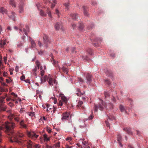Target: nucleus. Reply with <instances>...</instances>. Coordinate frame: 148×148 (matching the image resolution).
<instances>
[{"instance_id": "nucleus-10", "label": "nucleus", "mask_w": 148, "mask_h": 148, "mask_svg": "<svg viewBox=\"0 0 148 148\" xmlns=\"http://www.w3.org/2000/svg\"><path fill=\"white\" fill-rule=\"evenodd\" d=\"M117 140L119 145L121 147H122L123 145L121 144V142L122 141V138L121 135L119 134H118L117 136Z\"/></svg>"}, {"instance_id": "nucleus-49", "label": "nucleus", "mask_w": 148, "mask_h": 148, "mask_svg": "<svg viewBox=\"0 0 148 148\" xmlns=\"http://www.w3.org/2000/svg\"><path fill=\"white\" fill-rule=\"evenodd\" d=\"M93 117V115L92 114H91L90 116H89L88 118V120H92Z\"/></svg>"}, {"instance_id": "nucleus-42", "label": "nucleus", "mask_w": 148, "mask_h": 148, "mask_svg": "<svg viewBox=\"0 0 148 148\" xmlns=\"http://www.w3.org/2000/svg\"><path fill=\"white\" fill-rule=\"evenodd\" d=\"M55 14L58 15V17H60V14L58 10L56 9L55 10Z\"/></svg>"}, {"instance_id": "nucleus-7", "label": "nucleus", "mask_w": 148, "mask_h": 148, "mask_svg": "<svg viewBox=\"0 0 148 148\" xmlns=\"http://www.w3.org/2000/svg\"><path fill=\"white\" fill-rule=\"evenodd\" d=\"M82 143L83 146L82 145H81L79 144L80 143H78L77 144V145L78 146L79 148H90V147L88 146V144L87 143L86 141L82 142Z\"/></svg>"}, {"instance_id": "nucleus-9", "label": "nucleus", "mask_w": 148, "mask_h": 148, "mask_svg": "<svg viewBox=\"0 0 148 148\" xmlns=\"http://www.w3.org/2000/svg\"><path fill=\"white\" fill-rule=\"evenodd\" d=\"M70 116V114L69 112H65L63 113L62 117L61 119L62 121H64L68 119Z\"/></svg>"}, {"instance_id": "nucleus-59", "label": "nucleus", "mask_w": 148, "mask_h": 148, "mask_svg": "<svg viewBox=\"0 0 148 148\" xmlns=\"http://www.w3.org/2000/svg\"><path fill=\"white\" fill-rule=\"evenodd\" d=\"M62 101H60L59 103V105L60 106H62Z\"/></svg>"}, {"instance_id": "nucleus-22", "label": "nucleus", "mask_w": 148, "mask_h": 148, "mask_svg": "<svg viewBox=\"0 0 148 148\" xmlns=\"http://www.w3.org/2000/svg\"><path fill=\"white\" fill-rule=\"evenodd\" d=\"M77 92L76 93V94L78 96H80L82 95L85 93V92H84L83 93L81 92L80 89L79 88H77Z\"/></svg>"}, {"instance_id": "nucleus-16", "label": "nucleus", "mask_w": 148, "mask_h": 148, "mask_svg": "<svg viewBox=\"0 0 148 148\" xmlns=\"http://www.w3.org/2000/svg\"><path fill=\"white\" fill-rule=\"evenodd\" d=\"M15 14L14 12H12L10 15H8V16L13 21H15Z\"/></svg>"}, {"instance_id": "nucleus-3", "label": "nucleus", "mask_w": 148, "mask_h": 148, "mask_svg": "<svg viewBox=\"0 0 148 148\" xmlns=\"http://www.w3.org/2000/svg\"><path fill=\"white\" fill-rule=\"evenodd\" d=\"M106 104L103 100H101L97 105H94V109L95 111L97 112L98 109L101 110H102L104 108H106Z\"/></svg>"}, {"instance_id": "nucleus-39", "label": "nucleus", "mask_w": 148, "mask_h": 148, "mask_svg": "<svg viewBox=\"0 0 148 148\" xmlns=\"http://www.w3.org/2000/svg\"><path fill=\"white\" fill-rule=\"evenodd\" d=\"M87 52L89 53V54L90 55H92L93 54V52L92 51V50L91 49H88L87 50Z\"/></svg>"}, {"instance_id": "nucleus-54", "label": "nucleus", "mask_w": 148, "mask_h": 148, "mask_svg": "<svg viewBox=\"0 0 148 148\" xmlns=\"http://www.w3.org/2000/svg\"><path fill=\"white\" fill-rule=\"evenodd\" d=\"M66 140L71 141L72 140V138L71 137H68L66 139Z\"/></svg>"}, {"instance_id": "nucleus-29", "label": "nucleus", "mask_w": 148, "mask_h": 148, "mask_svg": "<svg viewBox=\"0 0 148 148\" xmlns=\"http://www.w3.org/2000/svg\"><path fill=\"white\" fill-rule=\"evenodd\" d=\"M62 100V101L64 102L66 104L67 103L68 100L67 98L65 97H61Z\"/></svg>"}, {"instance_id": "nucleus-61", "label": "nucleus", "mask_w": 148, "mask_h": 148, "mask_svg": "<svg viewBox=\"0 0 148 148\" xmlns=\"http://www.w3.org/2000/svg\"><path fill=\"white\" fill-rule=\"evenodd\" d=\"M25 78V77L23 75L21 76L20 77V79L21 80H23Z\"/></svg>"}, {"instance_id": "nucleus-25", "label": "nucleus", "mask_w": 148, "mask_h": 148, "mask_svg": "<svg viewBox=\"0 0 148 148\" xmlns=\"http://www.w3.org/2000/svg\"><path fill=\"white\" fill-rule=\"evenodd\" d=\"M9 4L12 7H15L16 6V3L14 0H10L9 1Z\"/></svg>"}, {"instance_id": "nucleus-63", "label": "nucleus", "mask_w": 148, "mask_h": 148, "mask_svg": "<svg viewBox=\"0 0 148 148\" xmlns=\"http://www.w3.org/2000/svg\"><path fill=\"white\" fill-rule=\"evenodd\" d=\"M92 5H96L97 4V3L96 1H93L92 2Z\"/></svg>"}, {"instance_id": "nucleus-37", "label": "nucleus", "mask_w": 148, "mask_h": 148, "mask_svg": "<svg viewBox=\"0 0 148 148\" xmlns=\"http://www.w3.org/2000/svg\"><path fill=\"white\" fill-rule=\"evenodd\" d=\"M40 15L43 17H45L46 16L47 14L44 13L42 10H41L40 12Z\"/></svg>"}, {"instance_id": "nucleus-19", "label": "nucleus", "mask_w": 148, "mask_h": 148, "mask_svg": "<svg viewBox=\"0 0 148 148\" xmlns=\"http://www.w3.org/2000/svg\"><path fill=\"white\" fill-rule=\"evenodd\" d=\"M8 11L6 9H5L3 7H0V12L2 13L3 14L4 13L7 14Z\"/></svg>"}, {"instance_id": "nucleus-53", "label": "nucleus", "mask_w": 148, "mask_h": 148, "mask_svg": "<svg viewBox=\"0 0 148 148\" xmlns=\"http://www.w3.org/2000/svg\"><path fill=\"white\" fill-rule=\"evenodd\" d=\"M54 145L56 147H60V143H58Z\"/></svg>"}, {"instance_id": "nucleus-48", "label": "nucleus", "mask_w": 148, "mask_h": 148, "mask_svg": "<svg viewBox=\"0 0 148 148\" xmlns=\"http://www.w3.org/2000/svg\"><path fill=\"white\" fill-rule=\"evenodd\" d=\"M47 13L48 15V16L49 17L52 18V16L51 15V13L50 11H49L47 12Z\"/></svg>"}, {"instance_id": "nucleus-30", "label": "nucleus", "mask_w": 148, "mask_h": 148, "mask_svg": "<svg viewBox=\"0 0 148 148\" xmlns=\"http://www.w3.org/2000/svg\"><path fill=\"white\" fill-rule=\"evenodd\" d=\"M19 115H18V116H15L14 115V120L18 122H19L20 120V118L19 117Z\"/></svg>"}, {"instance_id": "nucleus-28", "label": "nucleus", "mask_w": 148, "mask_h": 148, "mask_svg": "<svg viewBox=\"0 0 148 148\" xmlns=\"http://www.w3.org/2000/svg\"><path fill=\"white\" fill-rule=\"evenodd\" d=\"M36 66L35 67H37V69H39V67L40 68V70H42V67H40V62L38 60L36 61Z\"/></svg>"}, {"instance_id": "nucleus-51", "label": "nucleus", "mask_w": 148, "mask_h": 148, "mask_svg": "<svg viewBox=\"0 0 148 148\" xmlns=\"http://www.w3.org/2000/svg\"><path fill=\"white\" fill-rule=\"evenodd\" d=\"M44 71L43 70H41L40 71V74L42 76H43L44 74Z\"/></svg>"}, {"instance_id": "nucleus-33", "label": "nucleus", "mask_w": 148, "mask_h": 148, "mask_svg": "<svg viewBox=\"0 0 148 148\" xmlns=\"http://www.w3.org/2000/svg\"><path fill=\"white\" fill-rule=\"evenodd\" d=\"M44 138V140L45 141L46 140L47 141H49L50 140V138L47 137V135L46 134H44L43 135Z\"/></svg>"}, {"instance_id": "nucleus-56", "label": "nucleus", "mask_w": 148, "mask_h": 148, "mask_svg": "<svg viewBox=\"0 0 148 148\" xmlns=\"http://www.w3.org/2000/svg\"><path fill=\"white\" fill-rule=\"evenodd\" d=\"M10 80H9L8 79H6V82L8 83H10L12 81V80L10 79Z\"/></svg>"}, {"instance_id": "nucleus-38", "label": "nucleus", "mask_w": 148, "mask_h": 148, "mask_svg": "<svg viewBox=\"0 0 148 148\" xmlns=\"http://www.w3.org/2000/svg\"><path fill=\"white\" fill-rule=\"evenodd\" d=\"M107 106L110 109H112L113 108L114 106L113 104L112 103L108 104L107 105Z\"/></svg>"}, {"instance_id": "nucleus-18", "label": "nucleus", "mask_w": 148, "mask_h": 148, "mask_svg": "<svg viewBox=\"0 0 148 148\" xmlns=\"http://www.w3.org/2000/svg\"><path fill=\"white\" fill-rule=\"evenodd\" d=\"M83 102L82 101H79L78 102V104L76 106V108H79L80 107H81L83 109H84V107L83 106H82V105L83 104Z\"/></svg>"}, {"instance_id": "nucleus-13", "label": "nucleus", "mask_w": 148, "mask_h": 148, "mask_svg": "<svg viewBox=\"0 0 148 148\" xmlns=\"http://www.w3.org/2000/svg\"><path fill=\"white\" fill-rule=\"evenodd\" d=\"M7 43L6 40H1L0 41V47L3 48L4 46Z\"/></svg>"}, {"instance_id": "nucleus-64", "label": "nucleus", "mask_w": 148, "mask_h": 148, "mask_svg": "<svg viewBox=\"0 0 148 148\" xmlns=\"http://www.w3.org/2000/svg\"><path fill=\"white\" fill-rule=\"evenodd\" d=\"M53 106V107L52 109H53V113H54L55 111L56 110V107H54Z\"/></svg>"}, {"instance_id": "nucleus-40", "label": "nucleus", "mask_w": 148, "mask_h": 148, "mask_svg": "<svg viewBox=\"0 0 148 148\" xmlns=\"http://www.w3.org/2000/svg\"><path fill=\"white\" fill-rule=\"evenodd\" d=\"M119 108L121 112H123L125 110L124 107L122 105H120L119 106Z\"/></svg>"}, {"instance_id": "nucleus-15", "label": "nucleus", "mask_w": 148, "mask_h": 148, "mask_svg": "<svg viewBox=\"0 0 148 148\" xmlns=\"http://www.w3.org/2000/svg\"><path fill=\"white\" fill-rule=\"evenodd\" d=\"M56 80L54 79L53 81V79L52 78L50 77L49 79L48 83L50 86H52L53 85V84L56 82Z\"/></svg>"}, {"instance_id": "nucleus-11", "label": "nucleus", "mask_w": 148, "mask_h": 148, "mask_svg": "<svg viewBox=\"0 0 148 148\" xmlns=\"http://www.w3.org/2000/svg\"><path fill=\"white\" fill-rule=\"evenodd\" d=\"M20 128H27V125L24 123V121L23 120H21L19 122Z\"/></svg>"}, {"instance_id": "nucleus-1", "label": "nucleus", "mask_w": 148, "mask_h": 148, "mask_svg": "<svg viewBox=\"0 0 148 148\" xmlns=\"http://www.w3.org/2000/svg\"><path fill=\"white\" fill-rule=\"evenodd\" d=\"M23 134L19 131L15 133L11 137L10 141L12 142H15L19 144L27 145L28 148H33V143L30 140H23L21 139L23 136Z\"/></svg>"}, {"instance_id": "nucleus-43", "label": "nucleus", "mask_w": 148, "mask_h": 148, "mask_svg": "<svg viewBox=\"0 0 148 148\" xmlns=\"http://www.w3.org/2000/svg\"><path fill=\"white\" fill-rule=\"evenodd\" d=\"M64 5L65 6L66 8L67 9H68V7L69 6V3H65L64 4Z\"/></svg>"}, {"instance_id": "nucleus-31", "label": "nucleus", "mask_w": 148, "mask_h": 148, "mask_svg": "<svg viewBox=\"0 0 148 148\" xmlns=\"http://www.w3.org/2000/svg\"><path fill=\"white\" fill-rule=\"evenodd\" d=\"M37 70V67H35V68L33 70L32 74H33L35 76L37 75V74L36 71Z\"/></svg>"}, {"instance_id": "nucleus-14", "label": "nucleus", "mask_w": 148, "mask_h": 148, "mask_svg": "<svg viewBox=\"0 0 148 148\" xmlns=\"http://www.w3.org/2000/svg\"><path fill=\"white\" fill-rule=\"evenodd\" d=\"M58 68L59 69V71H60L61 69L64 73H65L66 74L67 73L68 70L66 67L63 66L62 67V68L61 69L60 67V66H58Z\"/></svg>"}, {"instance_id": "nucleus-5", "label": "nucleus", "mask_w": 148, "mask_h": 148, "mask_svg": "<svg viewBox=\"0 0 148 148\" xmlns=\"http://www.w3.org/2000/svg\"><path fill=\"white\" fill-rule=\"evenodd\" d=\"M43 42L44 45L46 47H48V45L50 43L49 37L46 34H45L43 36Z\"/></svg>"}, {"instance_id": "nucleus-46", "label": "nucleus", "mask_w": 148, "mask_h": 148, "mask_svg": "<svg viewBox=\"0 0 148 148\" xmlns=\"http://www.w3.org/2000/svg\"><path fill=\"white\" fill-rule=\"evenodd\" d=\"M105 82L106 84H108L109 86L110 85V81L108 79H106L105 81Z\"/></svg>"}, {"instance_id": "nucleus-8", "label": "nucleus", "mask_w": 148, "mask_h": 148, "mask_svg": "<svg viewBox=\"0 0 148 148\" xmlns=\"http://www.w3.org/2000/svg\"><path fill=\"white\" fill-rule=\"evenodd\" d=\"M86 78L87 80V83L90 84L92 81V75L89 73H88L86 76Z\"/></svg>"}, {"instance_id": "nucleus-36", "label": "nucleus", "mask_w": 148, "mask_h": 148, "mask_svg": "<svg viewBox=\"0 0 148 148\" xmlns=\"http://www.w3.org/2000/svg\"><path fill=\"white\" fill-rule=\"evenodd\" d=\"M108 119H107L108 121L109 120H114L115 119V117L114 116L111 115L108 116Z\"/></svg>"}, {"instance_id": "nucleus-44", "label": "nucleus", "mask_w": 148, "mask_h": 148, "mask_svg": "<svg viewBox=\"0 0 148 148\" xmlns=\"http://www.w3.org/2000/svg\"><path fill=\"white\" fill-rule=\"evenodd\" d=\"M29 116H33L34 115V112H30L29 113Z\"/></svg>"}, {"instance_id": "nucleus-20", "label": "nucleus", "mask_w": 148, "mask_h": 148, "mask_svg": "<svg viewBox=\"0 0 148 148\" xmlns=\"http://www.w3.org/2000/svg\"><path fill=\"white\" fill-rule=\"evenodd\" d=\"M19 13H22L23 12L24 9L23 8V4L21 3L19 5Z\"/></svg>"}, {"instance_id": "nucleus-60", "label": "nucleus", "mask_w": 148, "mask_h": 148, "mask_svg": "<svg viewBox=\"0 0 148 148\" xmlns=\"http://www.w3.org/2000/svg\"><path fill=\"white\" fill-rule=\"evenodd\" d=\"M7 96V95L6 94H5V97H0V98L1 99H3V100H4V99H5V97H6Z\"/></svg>"}, {"instance_id": "nucleus-6", "label": "nucleus", "mask_w": 148, "mask_h": 148, "mask_svg": "<svg viewBox=\"0 0 148 148\" xmlns=\"http://www.w3.org/2000/svg\"><path fill=\"white\" fill-rule=\"evenodd\" d=\"M28 136L30 138L34 140H35L38 137V135H36L34 132H28L27 133Z\"/></svg>"}, {"instance_id": "nucleus-34", "label": "nucleus", "mask_w": 148, "mask_h": 148, "mask_svg": "<svg viewBox=\"0 0 148 148\" xmlns=\"http://www.w3.org/2000/svg\"><path fill=\"white\" fill-rule=\"evenodd\" d=\"M84 25L83 23H80L79 26V29L81 30H82L84 27Z\"/></svg>"}, {"instance_id": "nucleus-41", "label": "nucleus", "mask_w": 148, "mask_h": 148, "mask_svg": "<svg viewBox=\"0 0 148 148\" xmlns=\"http://www.w3.org/2000/svg\"><path fill=\"white\" fill-rule=\"evenodd\" d=\"M106 75L108 76H111L112 75L111 72L110 71H107L106 72Z\"/></svg>"}, {"instance_id": "nucleus-57", "label": "nucleus", "mask_w": 148, "mask_h": 148, "mask_svg": "<svg viewBox=\"0 0 148 148\" xmlns=\"http://www.w3.org/2000/svg\"><path fill=\"white\" fill-rule=\"evenodd\" d=\"M105 123L107 127H109L110 125L108 121H105Z\"/></svg>"}, {"instance_id": "nucleus-12", "label": "nucleus", "mask_w": 148, "mask_h": 148, "mask_svg": "<svg viewBox=\"0 0 148 148\" xmlns=\"http://www.w3.org/2000/svg\"><path fill=\"white\" fill-rule=\"evenodd\" d=\"M83 8V13L85 16H88L89 15L88 12L87 11L88 8L84 6H82Z\"/></svg>"}, {"instance_id": "nucleus-47", "label": "nucleus", "mask_w": 148, "mask_h": 148, "mask_svg": "<svg viewBox=\"0 0 148 148\" xmlns=\"http://www.w3.org/2000/svg\"><path fill=\"white\" fill-rule=\"evenodd\" d=\"M78 80L82 82H84V80L82 78H80V77H78Z\"/></svg>"}, {"instance_id": "nucleus-23", "label": "nucleus", "mask_w": 148, "mask_h": 148, "mask_svg": "<svg viewBox=\"0 0 148 148\" xmlns=\"http://www.w3.org/2000/svg\"><path fill=\"white\" fill-rule=\"evenodd\" d=\"M30 41L31 42V45L32 47V48H35L36 44L35 41L32 38L30 39Z\"/></svg>"}, {"instance_id": "nucleus-32", "label": "nucleus", "mask_w": 148, "mask_h": 148, "mask_svg": "<svg viewBox=\"0 0 148 148\" xmlns=\"http://www.w3.org/2000/svg\"><path fill=\"white\" fill-rule=\"evenodd\" d=\"M46 106L47 108H48V109H49V111H50L51 110V112H52V110H51L52 109L53 107V106H50V105H49L48 104H46Z\"/></svg>"}, {"instance_id": "nucleus-52", "label": "nucleus", "mask_w": 148, "mask_h": 148, "mask_svg": "<svg viewBox=\"0 0 148 148\" xmlns=\"http://www.w3.org/2000/svg\"><path fill=\"white\" fill-rule=\"evenodd\" d=\"M0 109L1 110L5 111L6 110V108L1 107H0Z\"/></svg>"}, {"instance_id": "nucleus-17", "label": "nucleus", "mask_w": 148, "mask_h": 148, "mask_svg": "<svg viewBox=\"0 0 148 148\" xmlns=\"http://www.w3.org/2000/svg\"><path fill=\"white\" fill-rule=\"evenodd\" d=\"M61 26V24L60 23L57 22L54 25V27L56 29L58 30L60 29Z\"/></svg>"}, {"instance_id": "nucleus-45", "label": "nucleus", "mask_w": 148, "mask_h": 148, "mask_svg": "<svg viewBox=\"0 0 148 148\" xmlns=\"http://www.w3.org/2000/svg\"><path fill=\"white\" fill-rule=\"evenodd\" d=\"M33 148H40V147L38 144H36L33 146Z\"/></svg>"}, {"instance_id": "nucleus-27", "label": "nucleus", "mask_w": 148, "mask_h": 148, "mask_svg": "<svg viewBox=\"0 0 148 148\" xmlns=\"http://www.w3.org/2000/svg\"><path fill=\"white\" fill-rule=\"evenodd\" d=\"M71 17L73 20H76L77 18V14L75 13H72L70 14Z\"/></svg>"}, {"instance_id": "nucleus-50", "label": "nucleus", "mask_w": 148, "mask_h": 148, "mask_svg": "<svg viewBox=\"0 0 148 148\" xmlns=\"http://www.w3.org/2000/svg\"><path fill=\"white\" fill-rule=\"evenodd\" d=\"M11 95H12L14 96V99H15L16 97H17V95L14 92H12L11 93Z\"/></svg>"}, {"instance_id": "nucleus-2", "label": "nucleus", "mask_w": 148, "mask_h": 148, "mask_svg": "<svg viewBox=\"0 0 148 148\" xmlns=\"http://www.w3.org/2000/svg\"><path fill=\"white\" fill-rule=\"evenodd\" d=\"M15 127L14 123L7 122L3 124L2 126H0V131L3 130L6 134H11L13 131V128Z\"/></svg>"}, {"instance_id": "nucleus-55", "label": "nucleus", "mask_w": 148, "mask_h": 148, "mask_svg": "<svg viewBox=\"0 0 148 148\" xmlns=\"http://www.w3.org/2000/svg\"><path fill=\"white\" fill-rule=\"evenodd\" d=\"M38 44L39 45L40 47H41L42 45V43L39 40L38 41Z\"/></svg>"}, {"instance_id": "nucleus-35", "label": "nucleus", "mask_w": 148, "mask_h": 148, "mask_svg": "<svg viewBox=\"0 0 148 148\" xmlns=\"http://www.w3.org/2000/svg\"><path fill=\"white\" fill-rule=\"evenodd\" d=\"M104 96L106 98H107L109 97L110 96V95L108 92H105L104 93Z\"/></svg>"}, {"instance_id": "nucleus-21", "label": "nucleus", "mask_w": 148, "mask_h": 148, "mask_svg": "<svg viewBox=\"0 0 148 148\" xmlns=\"http://www.w3.org/2000/svg\"><path fill=\"white\" fill-rule=\"evenodd\" d=\"M25 28L26 29L23 28V31L25 34L26 35H27V32H29V29L28 25H26Z\"/></svg>"}, {"instance_id": "nucleus-26", "label": "nucleus", "mask_w": 148, "mask_h": 148, "mask_svg": "<svg viewBox=\"0 0 148 148\" xmlns=\"http://www.w3.org/2000/svg\"><path fill=\"white\" fill-rule=\"evenodd\" d=\"M124 130H125V132H126L127 134H128L129 135H131L132 134V133L131 132V130L128 129L127 128H124L123 129Z\"/></svg>"}, {"instance_id": "nucleus-4", "label": "nucleus", "mask_w": 148, "mask_h": 148, "mask_svg": "<svg viewBox=\"0 0 148 148\" xmlns=\"http://www.w3.org/2000/svg\"><path fill=\"white\" fill-rule=\"evenodd\" d=\"M14 115L12 114H10V115H9L8 116V118L9 119V120H10V121H7V122H5V123L4 124H5V123H7V122H8V123H14V124H15V127H14V128H13V132H12V133H11V134H7V135H8L9 136H12V137L13 136V135L15 133H16V132H14V128L15 127H16V124L14 122H13V121H12V119H14Z\"/></svg>"}, {"instance_id": "nucleus-62", "label": "nucleus", "mask_w": 148, "mask_h": 148, "mask_svg": "<svg viewBox=\"0 0 148 148\" xmlns=\"http://www.w3.org/2000/svg\"><path fill=\"white\" fill-rule=\"evenodd\" d=\"M72 147V146H70L68 145H66V148H71Z\"/></svg>"}, {"instance_id": "nucleus-24", "label": "nucleus", "mask_w": 148, "mask_h": 148, "mask_svg": "<svg viewBox=\"0 0 148 148\" xmlns=\"http://www.w3.org/2000/svg\"><path fill=\"white\" fill-rule=\"evenodd\" d=\"M49 77H48L47 75H45L44 77H42V78H41V83L45 82L47 80V79H49Z\"/></svg>"}, {"instance_id": "nucleus-58", "label": "nucleus", "mask_w": 148, "mask_h": 148, "mask_svg": "<svg viewBox=\"0 0 148 148\" xmlns=\"http://www.w3.org/2000/svg\"><path fill=\"white\" fill-rule=\"evenodd\" d=\"M3 61L5 62V63L6 64V62L7 61V57H3Z\"/></svg>"}]
</instances>
